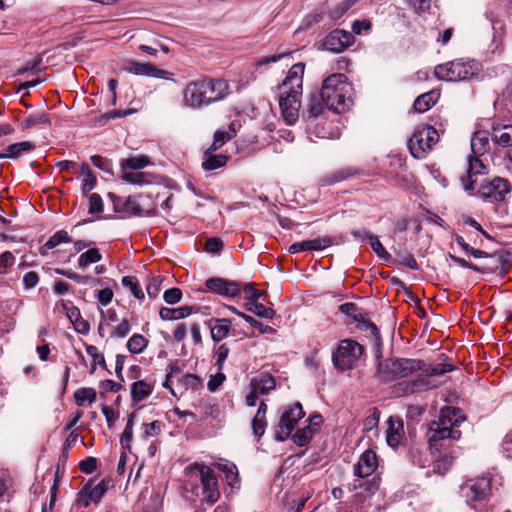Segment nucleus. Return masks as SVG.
Here are the masks:
<instances>
[{"label":"nucleus","mask_w":512,"mask_h":512,"mask_svg":"<svg viewBox=\"0 0 512 512\" xmlns=\"http://www.w3.org/2000/svg\"><path fill=\"white\" fill-rule=\"evenodd\" d=\"M464 420L459 408L445 406L440 410L438 418L429 424L427 432L429 448L432 454H440L434 460L436 473L444 474L457 457L454 443L461 437L458 427Z\"/></svg>","instance_id":"nucleus-1"},{"label":"nucleus","mask_w":512,"mask_h":512,"mask_svg":"<svg viewBox=\"0 0 512 512\" xmlns=\"http://www.w3.org/2000/svg\"><path fill=\"white\" fill-rule=\"evenodd\" d=\"M304 69V64H294L278 87L279 107L282 117L288 125L294 124L299 117Z\"/></svg>","instance_id":"nucleus-2"},{"label":"nucleus","mask_w":512,"mask_h":512,"mask_svg":"<svg viewBox=\"0 0 512 512\" xmlns=\"http://www.w3.org/2000/svg\"><path fill=\"white\" fill-rule=\"evenodd\" d=\"M186 490L201 502L214 504L220 497L218 480L211 467L200 463H193L186 468Z\"/></svg>","instance_id":"nucleus-3"},{"label":"nucleus","mask_w":512,"mask_h":512,"mask_svg":"<svg viewBox=\"0 0 512 512\" xmlns=\"http://www.w3.org/2000/svg\"><path fill=\"white\" fill-rule=\"evenodd\" d=\"M351 86L343 74H332L322 84L320 96L325 106L336 112L346 111L352 100L350 98Z\"/></svg>","instance_id":"nucleus-4"},{"label":"nucleus","mask_w":512,"mask_h":512,"mask_svg":"<svg viewBox=\"0 0 512 512\" xmlns=\"http://www.w3.org/2000/svg\"><path fill=\"white\" fill-rule=\"evenodd\" d=\"M425 361L411 358H390L380 361L376 375L383 382L405 378L419 370H423Z\"/></svg>","instance_id":"nucleus-5"},{"label":"nucleus","mask_w":512,"mask_h":512,"mask_svg":"<svg viewBox=\"0 0 512 512\" xmlns=\"http://www.w3.org/2000/svg\"><path fill=\"white\" fill-rule=\"evenodd\" d=\"M479 70L478 63L474 60L457 59L437 65L434 75L439 80L464 81L474 77Z\"/></svg>","instance_id":"nucleus-6"},{"label":"nucleus","mask_w":512,"mask_h":512,"mask_svg":"<svg viewBox=\"0 0 512 512\" xmlns=\"http://www.w3.org/2000/svg\"><path fill=\"white\" fill-rule=\"evenodd\" d=\"M364 353V347L353 339L340 341L332 360L336 368L345 371L356 366Z\"/></svg>","instance_id":"nucleus-7"},{"label":"nucleus","mask_w":512,"mask_h":512,"mask_svg":"<svg viewBox=\"0 0 512 512\" xmlns=\"http://www.w3.org/2000/svg\"><path fill=\"white\" fill-rule=\"evenodd\" d=\"M438 141V133L432 126L417 128L408 141V148L416 159L426 157L433 145Z\"/></svg>","instance_id":"nucleus-8"},{"label":"nucleus","mask_w":512,"mask_h":512,"mask_svg":"<svg viewBox=\"0 0 512 512\" xmlns=\"http://www.w3.org/2000/svg\"><path fill=\"white\" fill-rule=\"evenodd\" d=\"M305 413L299 402L289 407L282 414L279 424L275 430V439L277 441L286 440L292 433L294 427L304 417Z\"/></svg>","instance_id":"nucleus-9"},{"label":"nucleus","mask_w":512,"mask_h":512,"mask_svg":"<svg viewBox=\"0 0 512 512\" xmlns=\"http://www.w3.org/2000/svg\"><path fill=\"white\" fill-rule=\"evenodd\" d=\"M491 483L490 479L481 477L473 480H469L461 485L460 493L465 499L467 504L480 501L484 499L487 493L490 491Z\"/></svg>","instance_id":"nucleus-10"},{"label":"nucleus","mask_w":512,"mask_h":512,"mask_svg":"<svg viewBox=\"0 0 512 512\" xmlns=\"http://www.w3.org/2000/svg\"><path fill=\"white\" fill-rule=\"evenodd\" d=\"M510 190L511 186L508 180L495 177L492 180L482 182L477 193L485 199L503 201Z\"/></svg>","instance_id":"nucleus-11"},{"label":"nucleus","mask_w":512,"mask_h":512,"mask_svg":"<svg viewBox=\"0 0 512 512\" xmlns=\"http://www.w3.org/2000/svg\"><path fill=\"white\" fill-rule=\"evenodd\" d=\"M205 78L190 82L183 93L184 103L192 108L208 105Z\"/></svg>","instance_id":"nucleus-12"},{"label":"nucleus","mask_w":512,"mask_h":512,"mask_svg":"<svg viewBox=\"0 0 512 512\" xmlns=\"http://www.w3.org/2000/svg\"><path fill=\"white\" fill-rule=\"evenodd\" d=\"M377 468V456L376 453L372 450H366L363 452L354 466V475L359 479L355 480L353 483V488L357 489L362 487V479L370 476L375 469Z\"/></svg>","instance_id":"nucleus-13"},{"label":"nucleus","mask_w":512,"mask_h":512,"mask_svg":"<svg viewBox=\"0 0 512 512\" xmlns=\"http://www.w3.org/2000/svg\"><path fill=\"white\" fill-rule=\"evenodd\" d=\"M123 69L137 76H148L153 78L168 79L171 73L160 69L150 63H142L135 60H127L124 62Z\"/></svg>","instance_id":"nucleus-14"},{"label":"nucleus","mask_w":512,"mask_h":512,"mask_svg":"<svg viewBox=\"0 0 512 512\" xmlns=\"http://www.w3.org/2000/svg\"><path fill=\"white\" fill-rule=\"evenodd\" d=\"M205 285L209 291L224 297H236L241 291L240 283L220 277L207 279Z\"/></svg>","instance_id":"nucleus-15"},{"label":"nucleus","mask_w":512,"mask_h":512,"mask_svg":"<svg viewBox=\"0 0 512 512\" xmlns=\"http://www.w3.org/2000/svg\"><path fill=\"white\" fill-rule=\"evenodd\" d=\"M107 491V483L105 480L100 481L95 486L91 483L86 484L79 492L77 504L79 507H88L90 502H99Z\"/></svg>","instance_id":"nucleus-16"},{"label":"nucleus","mask_w":512,"mask_h":512,"mask_svg":"<svg viewBox=\"0 0 512 512\" xmlns=\"http://www.w3.org/2000/svg\"><path fill=\"white\" fill-rule=\"evenodd\" d=\"M354 41V36L345 30L336 29L330 32L324 42L327 50L340 53Z\"/></svg>","instance_id":"nucleus-17"},{"label":"nucleus","mask_w":512,"mask_h":512,"mask_svg":"<svg viewBox=\"0 0 512 512\" xmlns=\"http://www.w3.org/2000/svg\"><path fill=\"white\" fill-rule=\"evenodd\" d=\"M208 104L222 100L230 94V85L227 81L221 79L205 78Z\"/></svg>","instance_id":"nucleus-18"},{"label":"nucleus","mask_w":512,"mask_h":512,"mask_svg":"<svg viewBox=\"0 0 512 512\" xmlns=\"http://www.w3.org/2000/svg\"><path fill=\"white\" fill-rule=\"evenodd\" d=\"M483 169L484 165L477 157H469L467 174L460 178L465 191L476 189L477 178L483 174Z\"/></svg>","instance_id":"nucleus-19"},{"label":"nucleus","mask_w":512,"mask_h":512,"mask_svg":"<svg viewBox=\"0 0 512 512\" xmlns=\"http://www.w3.org/2000/svg\"><path fill=\"white\" fill-rule=\"evenodd\" d=\"M332 244V239L329 236L317 237L315 239L304 240L290 245L289 252L291 254L303 251H320Z\"/></svg>","instance_id":"nucleus-20"},{"label":"nucleus","mask_w":512,"mask_h":512,"mask_svg":"<svg viewBox=\"0 0 512 512\" xmlns=\"http://www.w3.org/2000/svg\"><path fill=\"white\" fill-rule=\"evenodd\" d=\"M386 442L391 448H397L404 435V424L400 417L390 416L387 420Z\"/></svg>","instance_id":"nucleus-21"},{"label":"nucleus","mask_w":512,"mask_h":512,"mask_svg":"<svg viewBox=\"0 0 512 512\" xmlns=\"http://www.w3.org/2000/svg\"><path fill=\"white\" fill-rule=\"evenodd\" d=\"M433 388L428 379L418 376L411 381H404L398 384L396 390L399 395H409L416 392L427 391Z\"/></svg>","instance_id":"nucleus-22"},{"label":"nucleus","mask_w":512,"mask_h":512,"mask_svg":"<svg viewBox=\"0 0 512 512\" xmlns=\"http://www.w3.org/2000/svg\"><path fill=\"white\" fill-rule=\"evenodd\" d=\"M232 322L227 318H214L210 320L211 338L215 342H220L225 339L230 330Z\"/></svg>","instance_id":"nucleus-23"},{"label":"nucleus","mask_w":512,"mask_h":512,"mask_svg":"<svg viewBox=\"0 0 512 512\" xmlns=\"http://www.w3.org/2000/svg\"><path fill=\"white\" fill-rule=\"evenodd\" d=\"M275 385V379L267 373L260 374L250 381V389H253L260 396L268 394L275 388Z\"/></svg>","instance_id":"nucleus-24"},{"label":"nucleus","mask_w":512,"mask_h":512,"mask_svg":"<svg viewBox=\"0 0 512 512\" xmlns=\"http://www.w3.org/2000/svg\"><path fill=\"white\" fill-rule=\"evenodd\" d=\"M266 413H267V405L264 401H261L257 412L252 419V430L253 434L257 439H260L266 430L267 421H266Z\"/></svg>","instance_id":"nucleus-25"},{"label":"nucleus","mask_w":512,"mask_h":512,"mask_svg":"<svg viewBox=\"0 0 512 512\" xmlns=\"http://www.w3.org/2000/svg\"><path fill=\"white\" fill-rule=\"evenodd\" d=\"M33 149L34 145L29 141L10 144L3 150V152L0 153V158L16 159L23 153L31 152Z\"/></svg>","instance_id":"nucleus-26"},{"label":"nucleus","mask_w":512,"mask_h":512,"mask_svg":"<svg viewBox=\"0 0 512 512\" xmlns=\"http://www.w3.org/2000/svg\"><path fill=\"white\" fill-rule=\"evenodd\" d=\"M228 157L224 154H214L213 151L205 150L203 154L202 168L212 171L226 165Z\"/></svg>","instance_id":"nucleus-27"},{"label":"nucleus","mask_w":512,"mask_h":512,"mask_svg":"<svg viewBox=\"0 0 512 512\" xmlns=\"http://www.w3.org/2000/svg\"><path fill=\"white\" fill-rule=\"evenodd\" d=\"M492 140L501 147L512 146V125L493 127Z\"/></svg>","instance_id":"nucleus-28"},{"label":"nucleus","mask_w":512,"mask_h":512,"mask_svg":"<svg viewBox=\"0 0 512 512\" xmlns=\"http://www.w3.org/2000/svg\"><path fill=\"white\" fill-rule=\"evenodd\" d=\"M153 391V385L146 380H139L131 385V398L134 402L146 399Z\"/></svg>","instance_id":"nucleus-29"},{"label":"nucleus","mask_w":512,"mask_h":512,"mask_svg":"<svg viewBox=\"0 0 512 512\" xmlns=\"http://www.w3.org/2000/svg\"><path fill=\"white\" fill-rule=\"evenodd\" d=\"M439 94L435 91H430L418 96L413 104L416 112L424 113L428 111L438 100Z\"/></svg>","instance_id":"nucleus-30"},{"label":"nucleus","mask_w":512,"mask_h":512,"mask_svg":"<svg viewBox=\"0 0 512 512\" xmlns=\"http://www.w3.org/2000/svg\"><path fill=\"white\" fill-rule=\"evenodd\" d=\"M192 313V308L189 306L179 308L163 307L159 311V316L164 321L179 320L189 316Z\"/></svg>","instance_id":"nucleus-31"},{"label":"nucleus","mask_w":512,"mask_h":512,"mask_svg":"<svg viewBox=\"0 0 512 512\" xmlns=\"http://www.w3.org/2000/svg\"><path fill=\"white\" fill-rule=\"evenodd\" d=\"M121 179L129 184L143 186L153 183V177L144 172H126L123 171Z\"/></svg>","instance_id":"nucleus-32"},{"label":"nucleus","mask_w":512,"mask_h":512,"mask_svg":"<svg viewBox=\"0 0 512 512\" xmlns=\"http://www.w3.org/2000/svg\"><path fill=\"white\" fill-rule=\"evenodd\" d=\"M51 121L48 114L44 112L33 113L21 121L22 130L30 129L38 125H50Z\"/></svg>","instance_id":"nucleus-33"},{"label":"nucleus","mask_w":512,"mask_h":512,"mask_svg":"<svg viewBox=\"0 0 512 512\" xmlns=\"http://www.w3.org/2000/svg\"><path fill=\"white\" fill-rule=\"evenodd\" d=\"M102 260V254L100 253L98 248H89L87 251L83 252L77 261L78 268L85 269L91 264L98 263Z\"/></svg>","instance_id":"nucleus-34"},{"label":"nucleus","mask_w":512,"mask_h":512,"mask_svg":"<svg viewBox=\"0 0 512 512\" xmlns=\"http://www.w3.org/2000/svg\"><path fill=\"white\" fill-rule=\"evenodd\" d=\"M245 308L247 311L254 313L258 317L265 319H272L275 315V311L272 308L260 303L259 300L247 301V303L245 304Z\"/></svg>","instance_id":"nucleus-35"},{"label":"nucleus","mask_w":512,"mask_h":512,"mask_svg":"<svg viewBox=\"0 0 512 512\" xmlns=\"http://www.w3.org/2000/svg\"><path fill=\"white\" fill-rule=\"evenodd\" d=\"M214 466L225 473L228 485L234 487L238 484V471L235 464L231 462H218L215 463Z\"/></svg>","instance_id":"nucleus-36"},{"label":"nucleus","mask_w":512,"mask_h":512,"mask_svg":"<svg viewBox=\"0 0 512 512\" xmlns=\"http://www.w3.org/2000/svg\"><path fill=\"white\" fill-rule=\"evenodd\" d=\"M79 172L82 177V191L84 194H88L95 187L96 177L93 175L89 165L86 163L81 165Z\"/></svg>","instance_id":"nucleus-37"},{"label":"nucleus","mask_w":512,"mask_h":512,"mask_svg":"<svg viewBox=\"0 0 512 512\" xmlns=\"http://www.w3.org/2000/svg\"><path fill=\"white\" fill-rule=\"evenodd\" d=\"M149 164L150 160L146 155H138L124 159L121 162V168L123 171H125L126 169L140 170L145 168Z\"/></svg>","instance_id":"nucleus-38"},{"label":"nucleus","mask_w":512,"mask_h":512,"mask_svg":"<svg viewBox=\"0 0 512 512\" xmlns=\"http://www.w3.org/2000/svg\"><path fill=\"white\" fill-rule=\"evenodd\" d=\"M96 390L94 388H80L74 393L75 402L83 406L85 402L92 404L96 400Z\"/></svg>","instance_id":"nucleus-39"},{"label":"nucleus","mask_w":512,"mask_h":512,"mask_svg":"<svg viewBox=\"0 0 512 512\" xmlns=\"http://www.w3.org/2000/svg\"><path fill=\"white\" fill-rule=\"evenodd\" d=\"M316 432V429L312 426H305L301 429H298L293 435V441L296 445L303 447L307 445L313 434Z\"/></svg>","instance_id":"nucleus-40"},{"label":"nucleus","mask_w":512,"mask_h":512,"mask_svg":"<svg viewBox=\"0 0 512 512\" xmlns=\"http://www.w3.org/2000/svg\"><path fill=\"white\" fill-rule=\"evenodd\" d=\"M454 369V365L450 363H437L433 366L427 367L425 365L424 369L422 370L424 372V377L427 379V377L432 376H440L444 375L448 372H451Z\"/></svg>","instance_id":"nucleus-41"},{"label":"nucleus","mask_w":512,"mask_h":512,"mask_svg":"<svg viewBox=\"0 0 512 512\" xmlns=\"http://www.w3.org/2000/svg\"><path fill=\"white\" fill-rule=\"evenodd\" d=\"M148 345V340L141 334L132 335L127 342V349L133 354L141 353Z\"/></svg>","instance_id":"nucleus-42"},{"label":"nucleus","mask_w":512,"mask_h":512,"mask_svg":"<svg viewBox=\"0 0 512 512\" xmlns=\"http://www.w3.org/2000/svg\"><path fill=\"white\" fill-rule=\"evenodd\" d=\"M227 308L229 311L238 315L246 322H248L252 327L257 328L262 334L272 331V328L270 326H264L261 322H259L252 316H249L243 312L238 311L234 306H227Z\"/></svg>","instance_id":"nucleus-43"},{"label":"nucleus","mask_w":512,"mask_h":512,"mask_svg":"<svg viewBox=\"0 0 512 512\" xmlns=\"http://www.w3.org/2000/svg\"><path fill=\"white\" fill-rule=\"evenodd\" d=\"M72 242L71 237L64 230L57 231L53 236H51L47 242L43 245V249H54L58 245L62 243H70Z\"/></svg>","instance_id":"nucleus-44"},{"label":"nucleus","mask_w":512,"mask_h":512,"mask_svg":"<svg viewBox=\"0 0 512 512\" xmlns=\"http://www.w3.org/2000/svg\"><path fill=\"white\" fill-rule=\"evenodd\" d=\"M324 102L321 99V96L318 97L316 95L311 96L308 107H307V117L308 119L317 118L322 112L324 107Z\"/></svg>","instance_id":"nucleus-45"},{"label":"nucleus","mask_w":512,"mask_h":512,"mask_svg":"<svg viewBox=\"0 0 512 512\" xmlns=\"http://www.w3.org/2000/svg\"><path fill=\"white\" fill-rule=\"evenodd\" d=\"M365 236H367L370 246L372 250L375 252V254L383 260H389L390 254L386 251V249L383 247L382 243L380 242L379 238L375 235L365 233Z\"/></svg>","instance_id":"nucleus-46"},{"label":"nucleus","mask_w":512,"mask_h":512,"mask_svg":"<svg viewBox=\"0 0 512 512\" xmlns=\"http://www.w3.org/2000/svg\"><path fill=\"white\" fill-rule=\"evenodd\" d=\"M124 209L127 213L134 216H147L150 214L149 210H145L137 202L135 198L128 197L124 203Z\"/></svg>","instance_id":"nucleus-47"},{"label":"nucleus","mask_w":512,"mask_h":512,"mask_svg":"<svg viewBox=\"0 0 512 512\" xmlns=\"http://www.w3.org/2000/svg\"><path fill=\"white\" fill-rule=\"evenodd\" d=\"M87 354L93 359L91 373L96 370V365L106 368L105 358L102 353L98 351V348L94 345H86Z\"/></svg>","instance_id":"nucleus-48"},{"label":"nucleus","mask_w":512,"mask_h":512,"mask_svg":"<svg viewBox=\"0 0 512 512\" xmlns=\"http://www.w3.org/2000/svg\"><path fill=\"white\" fill-rule=\"evenodd\" d=\"M122 285L130 289L134 297L138 299L144 298L139 282L134 276H125L122 278Z\"/></svg>","instance_id":"nucleus-49"},{"label":"nucleus","mask_w":512,"mask_h":512,"mask_svg":"<svg viewBox=\"0 0 512 512\" xmlns=\"http://www.w3.org/2000/svg\"><path fill=\"white\" fill-rule=\"evenodd\" d=\"M467 253H470L475 258L498 257V261L502 262V263H510V258H511L509 253L489 254L485 251L475 249L471 246L469 247V250L467 251Z\"/></svg>","instance_id":"nucleus-50"},{"label":"nucleus","mask_w":512,"mask_h":512,"mask_svg":"<svg viewBox=\"0 0 512 512\" xmlns=\"http://www.w3.org/2000/svg\"><path fill=\"white\" fill-rule=\"evenodd\" d=\"M133 112H134L133 109L111 110V111H108V112L104 113L103 115H101L100 118L97 120V123L100 126H103V125H105L110 120H113V119H116V118L125 117L127 115L132 114Z\"/></svg>","instance_id":"nucleus-51"},{"label":"nucleus","mask_w":512,"mask_h":512,"mask_svg":"<svg viewBox=\"0 0 512 512\" xmlns=\"http://www.w3.org/2000/svg\"><path fill=\"white\" fill-rule=\"evenodd\" d=\"M230 349L227 346V344H221L217 347V349L214 352L215 357V365L217 366L218 370H222L224 363L229 355Z\"/></svg>","instance_id":"nucleus-52"},{"label":"nucleus","mask_w":512,"mask_h":512,"mask_svg":"<svg viewBox=\"0 0 512 512\" xmlns=\"http://www.w3.org/2000/svg\"><path fill=\"white\" fill-rule=\"evenodd\" d=\"M131 331V325L127 319H123L119 325L115 326L110 333L112 338H125Z\"/></svg>","instance_id":"nucleus-53"},{"label":"nucleus","mask_w":512,"mask_h":512,"mask_svg":"<svg viewBox=\"0 0 512 512\" xmlns=\"http://www.w3.org/2000/svg\"><path fill=\"white\" fill-rule=\"evenodd\" d=\"M339 309L343 314H345L347 316H352L353 319L355 321H358L359 323L364 318V316L362 315V313H360L358 311V308H357L356 304H354V303H351V302L344 303V304L340 305Z\"/></svg>","instance_id":"nucleus-54"},{"label":"nucleus","mask_w":512,"mask_h":512,"mask_svg":"<svg viewBox=\"0 0 512 512\" xmlns=\"http://www.w3.org/2000/svg\"><path fill=\"white\" fill-rule=\"evenodd\" d=\"M487 144L488 140L486 137H480L479 134H475L471 139L472 152L475 155L482 154L485 151Z\"/></svg>","instance_id":"nucleus-55"},{"label":"nucleus","mask_w":512,"mask_h":512,"mask_svg":"<svg viewBox=\"0 0 512 512\" xmlns=\"http://www.w3.org/2000/svg\"><path fill=\"white\" fill-rule=\"evenodd\" d=\"M360 328L366 331L371 337H373L376 345H379L380 334L377 326L374 323L368 322L363 318L360 322Z\"/></svg>","instance_id":"nucleus-56"},{"label":"nucleus","mask_w":512,"mask_h":512,"mask_svg":"<svg viewBox=\"0 0 512 512\" xmlns=\"http://www.w3.org/2000/svg\"><path fill=\"white\" fill-rule=\"evenodd\" d=\"M351 174L347 170H339L331 174L326 175L322 182L326 185H331L346 179Z\"/></svg>","instance_id":"nucleus-57"},{"label":"nucleus","mask_w":512,"mask_h":512,"mask_svg":"<svg viewBox=\"0 0 512 512\" xmlns=\"http://www.w3.org/2000/svg\"><path fill=\"white\" fill-rule=\"evenodd\" d=\"M55 272L58 275H61L63 277H66L70 280H73L77 283L86 284L90 278L88 276H82L77 274L76 272H73L71 270H64V269H55Z\"/></svg>","instance_id":"nucleus-58"},{"label":"nucleus","mask_w":512,"mask_h":512,"mask_svg":"<svg viewBox=\"0 0 512 512\" xmlns=\"http://www.w3.org/2000/svg\"><path fill=\"white\" fill-rule=\"evenodd\" d=\"M354 3V0L342 1L337 8L330 11V18L339 19L346 11H348L353 6Z\"/></svg>","instance_id":"nucleus-59"},{"label":"nucleus","mask_w":512,"mask_h":512,"mask_svg":"<svg viewBox=\"0 0 512 512\" xmlns=\"http://www.w3.org/2000/svg\"><path fill=\"white\" fill-rule=\"evenodd\" d=\"M182 292L179 288H171L164 292L163 299L167 304L174 305L181 300Z\"/></svg>","instance_id":"nucleus-60"},{"label":"nucleus","mask_w":512,"mask_h":512,"mask_svg":"<svg viewBox=\"0 0 512 512\" xmlns=\"http://www.w3.org/2000/svg\"><path fill=\"white\" fill-rule=\"evenodd\" d=\"M163 279L160 276L152 277L147 284L146 290L147 294L151 298H156L159 294L160 285L162 283Z\"/></svg>","instance_id":"nucleus-61"},{"label":"nucleus","mask_w":512,"mask_h":512,"mask_svg":"<svg viewBox=\"0 0 512 512\" xmlns=\"http://www.w3.org/2000/svg\"><path fill=\"white\" fill-rule=\"evenodd\" d=\"M243 290L247 301H258L264 295L263 291L255 289L251 283L245 284Z\"/></svg>","instance_id":"nucleus-62"},{"label":"nucleus","mask_w":512,"mask_h":512,"mask_svg":"<svg viewBox=\"0 0 512 512\" xmlns=\"http://www.w3.org/2000/svg\"><path fill=\"white\" fill-rule=\"evenodd\" d=\"M73 324L75 327V330L80 334H87L90 331V325L88 321L83 319L79 313V311H76V319L73 320Z\"/></svg>","instance_id":"nucleus-63"},{"label":"nucleus","mask_w":512,"mask_h":512,"mask_svg":"<svg viewBox=\"0 0 512 512\" xmlns=\"http://www.w3.org/2000/svg\"><path fill=\"white\" fill-rule=\"evenodd\" d=\"M103 210V203L101 197L94 193L89 197V213H100Z\"/></svg>","instance_id":"nucleus-64"}]
</instances>
